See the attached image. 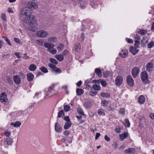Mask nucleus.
Instances as JSON below:
<instances>
[{
  "label": "nucleus",
  "instance_id": "1",
  "mask_svg": "<svg viewBox=\"0 0 154 154\" xmlns=\"http://www.w3.org/2000/svg\"><path fill=\"white\" fill-rule=\"evenodd\" d=\"M24 22L25 23L29 25L28 29L32 32H35L36 27L38 25L36 17L33 15H30L26 16Z\"/></svg>",
  "mask_w": 154,
  "mask_h": 154
},
{
  "label": "nucleus",
  "instance_id": "2",
  "mask_svg": "<svg viewBox=\"0 0 154 154\" xmlns=\"http://www.w3.org/2000/svg\"><path fill=\"white\" fill-rule=\"evenodd\" d=\"M32 11L29 7H23L20 11V13L22 15L26 16H28L31 14Z\"/></svg>",
  "mask_w": 154,
  "mask_h": 154
},
{
  "label": "nucleus",
  "instance_id": "3",
  "mask_svg": "<svg viewBox=\"0 0 154 154\" xmlns=\"http://www.w3.org/2000/svg\"><path fill=\"white\" fill-rule=\"evenodd\" d=\"M141 79L143 82L147 84L149 82V80L148 79V75L146 71L143 72L141 74Z\"/></svg>",
  "mask_w": 154,
  "mask_h": 154
},
{
  "label": "nucleus",
  "instance_id": "4",
  "mask_svg": "<svg viewBox=\"0 0 154 154\" xmlns=\"http://www.w3.org/2000/svg\"><path fill=\"white\" fill-rule=\"evenodd\" d=\"M36 35L39 37L44 38L47 36L48 33L44 30H40L36 32Z\"/></svg>",
  "mask_w": 154,
  "mask_h": 154
},
{
  "label": "nucleus",
  "instance_id": "5",
  "mask_svg": "<svg viewBox=\"0 0 154 154\" xmlns=\"http://www.w3.org/2000/svg\"><path fill=\"white\" fill-rule=\"evenodd\" d=\"M140 71L139 68L137 67H135L132 69V74L134 78H135L137 77Z\"/></svg>",
  "mask_w": 154,
  "mask_h": 154
},
{
  "label": "nucleus",
  "instance_id": "6",
  "mask_svg": "<svg viewBox=\"0 0 154 154\" xmlns=\"http://www.w3.org/2000/svg\"><path fill=\"white\" fill-rule=\"evenodd\" d=\"M123 78L121 76H117L115 79V84L118 86L121 85L123 82Z\"/></svg>",
  "mask_w": 154,
  "mask_h": 154
},
{
  "label": "nucleus",
  "instance_id": "7",
  "mask_svg": "<svg viewBox=\"0 0 154 154\" xmlns=\"http://www.w3.org/2000/svg\"><path fill=\"white\" fill-rule=\"evenodd\" d=\"M28 7L31 9H36L38 8L37 4L34 2H29L27 4Z\"/></svg>",
  "mask_w": 154,
  "mask_h": 154
},
{
  "label": "nucleus",
  "instance_id": "8",
  "mask_svg": "<svg viewBox=\"0 0 154 154\" xmlns=\"http://www.w3.org/2000/svg\"><path fill=\"white\" fill-rule=\"evenodd\" d=\"M153 67V64L151 62H149L146 65V70L148 72H151L152 71Z\"/></svg>",
  "mask_w": 154,
  "mask_h": 154
},
{
  "label": "nucleus",
  "instance_id": "9",
  "mask_svg": "<svg viewBox=\"0 0 154 154\" xmlns=\"http://www.w3.org/2000/svg\"><path fill=\"white\" fill-rule=\"evenodd\" d=\"M127 82L129 85L133 86L134 84V80L131 76L128 75L127 77Z\"/></svg>",
  "mask_w": 154,
  "mask_h": 154
},
{
  "label": "nucleus",
  "instance_id": "10",
  "mask_svg": "<svg viewBox=\"0 0 154 154\" xmlns=\"http://www.w3.org/2000/svg\"><path fill=\"white\" fill-rule=\"evenodd\" d=\"M7 100V95L5 93H2L0 95V100L2 103H3L6 102Z\"/></svg>",
  "mask_w": 154,
  "mask_h": 154
},
{
  "label": "nucleus",
  "instance_id": "11",
  "mask_svg": "<svg viewBox=\"0 0 154 154\" xmlns=\"http://www.w3.org/2000/svg\"><path fill=\"white\" fill-rule=\"evenodd\" d=\"M128 54V50L124 49L122 50L119 53V54L122 57L124 58L127 56Z\"/></svg>",
  "mask_w": 154,
  "mask_h": 154
},
{
  "label": "nucleus",
  "instance_id": "12",
  "mask_svg": "<svg viewBox=\"0 0 154 154\" xmlns=\"http://www.w3.org/2000/svg\"><path fill=\"white\" fill-rule=\"evenodd\" d=\"M93 82L94 83H100L102 86L105 87L106 86L107 83L105 81H103L101 79L99 80H94L93 81Z\"/></svg>",
  "mask_w": 154,
  "mask_h": 154
},
{
  "label": "nucleus",
  "instance_id": "13",
  "mask_svg": "<svg viewBox=\"0 0 154 154\" xmlns=\"http://www.w3.org/2000/svg\"><path fill=\"white\" fill-rule=\"evenodd\" d=\"M55 131L58 132H60L62 131V127L58 123H56L55 124Z\"/></svg>",
  "mask_w": 154,
  "mask_h": 154
},
{
  "label": "nucleus",
  "instance_id": "14",
  "mask_svg": "<svg viewBox=\"0 0 154 154\" xmlns=\"http://www.w3.org/2000/svg\"><path fill=\"white\" fill-rule=\"evenodd\" d=\"M13 79L15 83L17 84H19L20 83V79L18 75L13 76Z\"/></svg>",
  "mask_w": 154,
  "mask_h": 154
},
{
  "label": "nucleus",
  "instance_id": "15",
  "mask_svg": "<svg viewBox=\"0 0 154 154\" xmlns=\"http://www.w3.org/2000/svg\"><path fill=\"white\" fill-rule=\"evenodd\" d=\"M44 45L45 48H48V50L53 48L54 47V44L49 43H45Z\"/></svg>",
  "mask_w": 154,
  "mask_h": 154
},
{
  "label": "nucleus",
  "instance_id": "16",
  "mask_svg": "<svg viewBox=\"0 0 154 154\" xmlns=\"http://www.w3.org/2000/svg\"><path fill=\"white\" fill-rule=\"evenodd\" d=\"M125 152L126 153H130L131 154H134L135 153V149L133 148H129L128 149L125 150Z\"/></svg>",
  "mask_w": 154,
  "mask_h": 154
},
{
  "label": "nucleus",
  "instance_id": "17",
  "mask_svg": "<svg viewBox=\"0 0 154 154\" xmlns=\"http://www.w3.org/2000/svg\"><path fill=\"white\" fill-rule=\"evenodd\" d=\"M71 122L70 121L66 122L64 126V128L65 129H69L71 127Z\"/></svg>",
  "mask_w": 154,
  "mask_h": 154
},
{
  "label": "nucleus",
  "instance_id": "18",
  "mask_svg": "<svg viewBox=\"0 0 154 154\" xmlns=\"http://www.w3.org/2000/svg\"><path fill=\"white\" fill-rule=\"evenodd\" d=\"M13 142L12 139L10 137H7L4 143L7 145L8 146L11 144Z\"/></svg>",
  "mask_w": 154,
  "mask_h": 154
},
{
  "label": "nucleus",
  "instance_id": "19",
  "mask_svg": "<svg viewBox=\"0 0 154 154\" xmlns=\"http://www.w3.org/2000/svg\"><path fill=\"white\" fill-rule=\"evenodd\" d=\"M55 58L59 61H62L64 59L63 54H57L55 55Z\"/></svg>",
  "mask_w": 154,
  "mask_h": 154
},
{
  "label": "nucleus",
  "instance_id": "20",
  "mask_svg": "<svg viewBox=\"0 0 154 154\" xmlns=\"http://www.w3.org/2000/svg\"><path fill=\"white\" fill-rule=\"evenodd\" d=\"M53 91L54 89H53L51 87H49L47 91V96L48 95L49 97H51L54 94V93H52L51 94V93L53 92Z\"/></svg>",
  "mask_w": 154,
  "mask_h": 154
},
{
  "label": "nucleus",
  "instance_id": "21",
  "mask_svg": "<svg viewBox=\"0 0 154 154\" xmlns=\"http://www.w3.org/2000/svg\"><path fill=\"white\" fill-rule=\"evenodd\" d=\"M26 76L28 81H31L33 80L34 76L32 74L30 73L27 74Z\"/></svg>",
  "mask_w": 154,
  "mask_h": 154
},
{
  "label": "nucleus",
  "instance_id": "22",
  "mask_svg": "<svg viewBox=\"0 0 154 154\" xmlns=\"http://www.w3.org/2000/svg\"><path fill=\"white\" fill-rule=\"evenodd\" d=\"M130 51L133 54L135 55L138 51V50L136 49V48H134L133 47L131 48Z\"/></svg>",
  "mask_w": 154,
  "mask_h": 154
},
{
  "label": "nucleus",
  "instance_id": "23",
  "mask_svg": "<svg viewBox=\"0 0 154 154\" xmlns=\"http://www.w3.org/2000/svg\"><path fill=\"white\" fill-rule=\"evenodd\" d=\"M21 125V123L19 121H17L13 123V122L11 123L10 125H13L15 127H19Z\"/></svg>",
  "mask_w": 154,
  "mask_h": 154
},
{
  "label": "nucleus",
  "instance_id": "24",
  "mask_svg": "<svg viewBox=\"0 0 154 154\" xmlns=\"http://www.w3.org/2000/svg\"><path fill=\"white\" fill-rule=\"evenodd\" d=\"M145 101V98L143 96L141 95L139 97L138 100V101L139 103L141 104H143L144 103Z\"/></svg>",
  "mask_w": 154,
  "mask_h": 154
},
{
  "label": "nucleus",
  "instance_id": "25",
  "mask_svg": "<svg viewBox=\"0 0 154 154\" xmlns=\"http://www.w3.org/2000/svg\"><path fill=\"white\" fill-rule=\"evenodd\" d=\"M128 135V134L126 133H123L119 135L121 140L123 141L124 139L127 137Z\"/></svg>",
  "mask_w": 154,
  "mask_h": 154
},
{
  "label": "nucleus",
  "instance_id": "26",
  "mask_svg": "<svg viewBox=\"0 0 154 154\" xmlns=\"http://www.w3.org/2000/svg\"><path fill=\"white\" fill-rule=\"evenodd\" d=\"M84 106L86 108H89L91 107L92 104L90 102H85L84 103Z\"/></svg>",
  "mask_w": 154,
  "mask_h": 154
},
{
  "label": "nucleus",
  "instance_id": "27",
  "mask_svg": "<svg viewBox=\"0 0 154 154\" xmlns=\"http://www.w3.org/2000/svg\"><path fill=\"white\" fill-rule=\"evenodd\" d=\"M92 88L94 90L97 91L100 90L101 88L98 84H94L93 85Z\"/></svg>",
  "mask_w": 154,
  "mask_h": 154
},
{
  "label": "nucleus",
  "instance_id": "28",
  "mask_svg": "<svg viewBox=\"0 0 154 154\" xmlns=\"http://www.w3.org/2000/svg\"><path fill=\"white\" fill-rule=\"evenodd\" d=\"M95 72L97 75L99 77H101L102 76V72L100 69L96 68L95 69Z\"/></svg>",
  "mask_w": 154,
  "mask_h": 154
},
{
  "label": "nucleus",
  "instance_id": "29",
  "mask_svg": "<svg viewBox=\"0 0 154 154\" xmlns=\"http://www.w3.org/2000/svg\"><path fill=\"white\" fill-rule=\"evenodd\" d=\"M37 67L36 65L34 64H32L30 65L29 67V69L30 71H34L36 69Z\"/></svg>",
  "mask_w": 154,
  "mask_h": 154
},
{
  "label": "nucleus",
  "instance_id": "30",
  "mask_svg": "<svg viewBox=\"0 0 154 154\" xmlns=\"http://www.w3.org/2000/svg\"><path fill=\"white\" fill-rule=\"evenodd\" d=\"M100 96L103 97L108 98L110 97V95L109 93L103 92L100 93Z\"/></svg>",
  "mask_w": 154,
  "mask_h": 154
},
{
  "label": "nucleus",
  "instance_id": "31",
  "mask_svg": "<svg viewBox=\"0 0 154 154\" xmlns=\"http://www.w3.org/2000/svg\"><path fill=\"white\" fill-rule=\"evenodd\" d=\"M64 45L63 44L60 43L58 45L57 49L58 51H61L64 48Z\"/></svg>",
  "mask_w": 154,
  "mask_h": 154
},
{
  "label": "nucleus",
  "instance_id": "32",
  "mask_svg": "<svg viewBox=\"0 0 154 154\" xmlns=\"http://www.w3.org/2000/svg\"><path fill=\"white\" fill-rule=\"evenodd\" d=\"M65 115L64 112L63 110H60L58 113L57 117L58 118L63 117Z\"/></svg>",
  "mask_w": 154,
  "mask_h": 154
},
{
  "label": "nucleus",
  "instance_id": "33",
  "mask_svg": "<svg viewBox=\"0 0 154 154\" xmlns=\"http://www.w3.org/2000/svg\"><path fill=\"white\" fill-rule=\"evenodd\" d=\"M75 49L76 51L79 52L81 49L80 44L79 43H77L75 44Z\"/></svg>",
  "mask_w": 154,
  "mask_h": 154
},
{
  "label": "nucleus",
  "instance_id": "34",
  "mask_svg": "<svg viewBox=\"0 0 154 154\" xmlns=\"http://www.w3.org/2000/svg\"><path fill=\"white\" fill-rule=\"evenodd\" d=\"M84 91L81 89L78 88L76 90V93L78 95H80L83 94Z\"/></svg>",
  "mask_w": 154,
  "mask_h": 154
},
{
  "label": "nucleus",
  "instance_id": "35",
  "mask_svg": "<svg viewBox=\"0 0 154 154\" xmlns=\"http://www.w3.org/2000/svg\"><path fill=\"white\" fill-rule=\"evenodd\" d=\"M147 32V31L144 29H140L138 31V33L142 35L146 34Z\"/></svg>",
  "mask_w": 154,
  "mask_h": 154
},
{
  "label": "nucleus",
  "instance_id": "36",
  "mask_svg": "<svg viewBox=\"0 0 154 154\" xmlns=\"http://www.w3.org/2000/svg\"><path fill=\"white\" fill-rule=\"evenodd\" d=\"M47 51L53 54H55L57 53V50L53 48L47 50Z\"/></svg>",
  "mask_w": 154,
  "mask_h": 154
},
{
  "label": "nucleus",
  "instance_id": "37",
  "mask_svg": "<svg viewBox=\"0 0 154 154\" xmlns=\"http://www.w3.org/2000/svg\"><path fill=\"white\" fill-rule=\"evenodd\" d=\"M79 5L81 7H83L85 5V3L82 0H79Z\"/></svg>",
  "mask_w": 154,
  "mask_h": 154
},
{
  "label": "nucleus",
  "instance_id": "38",
  "mask_svg": "<svg viewBox=\"0 0 154 154\" xmlns=\"http://www.w3.org/2000/svg\"><path fill=\"white\" fill-rule=\"evenodd\" d=\"M124 125L125 126L129 127L130 126V123L128 120L127 119H126L125 120V121L124 123Z\"/></svg>",
  "mask_w": 154,
  "mask_h": 154
},
{
  "label": "nucleus",
  "instance_id": "39",
  "mask_svg": "<svg viewBox=\"0 0 154 154\" xmlns=\"http://www.w3.org/2000/svg\"><path fill=\"white\" fill-rule=\"evenodd\" d=\"M97 92L95 90H93L92 89H91V90L90 92V94L92 96H95L97 94Z\"/></svg>",
  "mask_w": 154,
  "mask_h": 154
},
{
  "label": "nucleus",
  "instance_id": "40",
  "mask_svg": "<svg viewBox=\"0 0 154 154\" xmlns=\"http://www.w3.org/2000/svg\"><path fill=\"white\" fill-rule=\"evenodd\" d=\"M5 82H8L10 85L12 83V81L10 77H6V80L5 81Z\"/></svg>",
  "mask_w": 154,
  "mask_h": 154
},
{
  "label": "nucleus",
  "instance_id": "41",
  "mask_svg": "<svg viewBox=\"0 0 154 154\" xmlns=\"http://www.w3.org/2000/svg\"><path fill=\"white\" fill-rule=\"evenodd\" d=\"M70 106L69 105H66L64 106V110L66 112H68L71 110Z\"/></svg>",
  "mask_w": 154,
  "mask_h": 154
},
{
  "label": "nucleus",
  "instance_id": "42",
  "mask_svg": "<svg viewBox=\"0 0 154 154\" xmlns=\"http://www.w3.org/2000/svg\"><path fill=\"white\" fill-rule=\"evenodd\" d=\"M2 37L5 39V41L9 45H11V44L10 43L9 40L8 39L7 37L4 35H2Z\"/></svg>",
  "mask_w": 154,
  "mask_h": 154
},
{
  "label": "nucleus",
  "instance_id": "43",
  "mask_svg": "<svg viewBox=\"0 0 154 154\" xmlns=\"http://www.w3.org/2000/svg\"><path fill=\"white\" fill-rule=\"evenodd\" d=\"M48 41L49 42H55L56 41V38L54 37H51L48 39Z\"/></svg>",
  "mask_w": 154,
  "mask_h": 154
},
{
  "label": "nucleus",
  "instance_id": "44",
  "mask_svg": "<svg viewBox=\"0 0 154 154\" xmlns=\"http://www.w3.org/2000/svg\"><path fill=\"white\" fill-rule=\"evenodd\" d=\"M108 103L109 101H106L105 100L102 101L101 103V104L102 105L104 106H107V105L108 104Z\"/></svg>",
  "mask_w": 154,
  "mask_h": 154
},
{
  "label": "nucleus",
  "instance_id": "45",
  "mask_svg": "<svg viewBox=\"0 0 154 154\" xmlns=\"http://www.w3.org/2000/svg\"><path fill=\"white\" fill-rule=\"evenodd\" d=\"M148 48H150L154 46V41H152L150 42L147 45Z\"/></svg>",
  "mask_w": 154,
  "mask_h": 154
},
{
  "label": "nucleus",
  "instance_id": "46",
  "mask_svg": "<svg viewBox=\"0 0 154 154\" xmlns=\"http://www.w3.org/2000/svg\"><path fill=\"white\" fill-rule=\"evenodd\" d=\"M40 70L44 73H47L48 71V69L45 67H42L40 68Z\"/></svg>",
  "mask_w": 154,
  "mask_h": 154
},
{
  "label": "nucleus",
  "instance_id": "47",
  "mask_svg": "<svg viewBox=\"0 0 154 154\" xmlns=\"http://www.w3.org/2000/svg\"><path fill=\"white\" fill-rule=\"evenodd\" d=\"M50 61L51 63L55 64H57L58 63V61L56 60L53 58H50Z\"/></svg>",
  "mask_w": 154,
  "mask_h": 154
},
{
  "label": "nucleus",
  "instance_id": "48",
  "mask_svg": "<svg viewBox=\"0 0 154 154\" xmlns=\"http://www.w3.org/2000/svg\"><path fill=\"white\" fill-rule=\"evenodd\" d=\"M98 113L100 115H102L104 114V110L102 109H99L98 110Z\"/></svg>",
  "mask_w": 154,
  "mask_h": 154
},
{
  "label": "nucleus",
  "instance_id": "49",
  "mask_svg": "<svg viewBox=\"0 0 154 154\" xmlns=\"http://www.w3.org/2000/svg\"><path fill=\"white\" fill-rule=\"evenodd\" d=\"M77 111L79 114L82 115H84V114L81 108H78L77 109Z\"/></svg>",
  "mask_w": 154,
  "mask_h": 154
},
{
  "label": "nucleus",
  "instance_id": "50",
  "mask_svg": "<svg viewBox=\"0 0 154 154\" xmlns=\"http://www.w3.org/2000/svg\"><path fill=\"white\" fill-rule=\"evenodd\" d=\"M48 66L49 67L52 69V71H53L54 69L56 68L57 67L56 66L51 63H49L48 64Z\"/></svg>",
  "mask_w": 154,
  "mask_h": 154
},
{
  "label": "nucleus",
  "instance_id": "51",
  "mask_svg": "<svg viewBox=\"0 0 154 154\" xmlns=\"http://www.w3.org/2000/svg\"><path fill=\"white\" fill-rule=\"evenodd\" d=\"M53 71L54 72L57 73H60L61 72V71L60 69L59 68H57V67L56 68L54 69Z\"/></svg>",
  "mask_w": 154,
  "mask_h": 154
},
{
  "label": "nucleus",
  "instance_id": "52",
  "mask_svg": "<svg viewBox=\"0 0 154 154\" xmlns=\"http://www.w3.org/2000/svg\"><path fill=\"white\" fill-rule=\"evenodd\" d=\"M141 42L144 44H146L148 42V41L146 38H143L141 40Z\"/></svg>",
  "mask_w": 154,
  "mask_h": 154
},
{
  "label": "nucleus",
  "instance_id": "53",
  "mask_svg": "<svg viewBox=\"0 0 154 154\" xmlns=\"http://www.w3.org/2000/svg\"><path fill=\"white\" fill-rule=\"evenodd\" d=\"M109 72L108 71H106L104 72L103 73V77L105 78H107L109 76Z\"/></svg>",
  "mask_w": 154,
  "mask_h": 154
},
{
  "label": "nucleus",
  "instance_id": "54",
  "mask_svg": "<svg viewBox=\"0 0 154 154\" xmlns=\"http://www.w3.org/2000/svg\"><path fill=\"white\" fill-rule=\"evenodd\" d=\"M2 19L5 21H6L7 20L6 18V15L3 13H2L1 15Z\"/></svg>",
  "mask_w": 154,
  "mask_h": 154
},
{
  "label": "nucleus",
  "instance_id": "55",
  "mask_svg": "<svg viewBox=\"0 0 154 154\" xmlns=\"http://www.w3.org/2000/svg\"><path fill=\"white\" fill-rule=\"evenodd\" d=\"M119 112L122 115H124L125 113V109L123 108L120 109L119 111Z\"/></svg>",
  "mask_w": 154,
  "mask_h": 154
},
{
  "label": "nucleus",
  "instance_id": "56",
  "mask_svg": "<svg viewBox=\"0 0 154 154\" xmlns=\"http://www.w3.org/2000/svg\"><path fill=\"white\" fill-rule=\"evenodd\" d=\"M140 41L138 40H136L134 43V46L135 47L138 48V45L140 44Z\"/></svg>",
  "mask_w": 154,
  "mask_h": 154
},
{
  "label": "nucleus",
  "instance_id": "57",
  "mask_svg": "<svg viewBox=\"0 0 154 154\" xmlns=\"http://www.w3.org/2000/svg\"><path fill=\"white\" fill-rule=\"evenodd\" d=\"M62 54L64 56H67L69 54V51L67 50H65L62 53Z\"/></svg>",
  "mask_w": 154,
  "mask_h": 154
},
{
  "label": "nucleus",
  "instance_id": "58",
  "mask_svg": "<svg viewBox=\"0 0 154 154\" xmlns=\"http://www.w3.org/2000/svg\"><path fill=\"white\" fill-rule=\"evenodd\" d=\"M70 131H69L65 130L63 132V134L66 136H68L70 134Z\"/></svg>",
  "mask_w": 154,
  "mask_h": 154
},
{
  "label": "nucleus",
  "instance_id": "59",
  "mask_svg": "<svg viewBox=\"0 0 154 154\" xmlns=\"http://www.w3.org/2000/svg\"><path fill=\"white\" fill-rule=\"evenodd\" d=\"M14 40L17 43L19 44H20V43L21 41L20 40L17 38H15L14 39Z\"/></svg>",
  "mask_w": 154,
  "mask_h": 154
},
{
  "label": "nucleus",
  "instance_id": "60",
  "mask_svg": "<svg viewBox=\"0 0 154 154\" xmlns=\"http://www.w3.org/2000/svg\"><path fill=\"white\" fill-rule=\"evenodd\" d=\"M115 131L117 133H119L120 132V128L119 126H117L115 129Z\"/></svg>",
  "mask_w": 154,
  "mask_h": 154
},
{
  "label": "nucleus",
  "instance_id": "61",
  "mask_svg": "<svg viewBox=\"0 0 154 154\" xmlns=\"http://www.w3.org/2000/svg\"><path fill=\"white\" fill-rule=\"evenodd\" d=\"M126 39L127 41V42H128V43H132L133 42V40L130 38H126Z\"/></svg>",
  "mask_w": 154,
  "mask_h": 154
},
{
  "label": "nucleus",
  "instance_id": "62",
  "mask_svg": "<svg viewBox=\"0 0 154 154\" xmlns=\"http://www.w3.org/2000/svg\"><path fill=\"white\" fill-rule=\"evenodd\" d=\"M20 53L16 52L15 53V55L18 58H20L21 57L20 56Z\"/></svg>",
  "mask_w": 154,
  "mask_h": 154
},
{
  "label": "nucleus",
  "instance_id": "63",
  "mask_svg": "<svg viewBox=\"0 0 154 154\" xmlns=\"http://www.w3.org/2000/svg\"><path fill=\"white\" fill-rule=\"evenodd\" d=\"M105 140L108 142H109L110 141V138L108 137L106 135H105L104 137Z\"/></svg>",
  "mask_w": 154,
  "mask_h": 154
},
{
  "label": "nucleus",
  "instance_id": "64",
  "mask_svg": "<svg viewBox=\"0 0 154 154\" xmlns=\"http://www.w3.org/2000/svg\"><path fill=\"white\" fill-rule=\"evenodd\" d=\"M134 38L136 39L139 40H140V37L137 35H134Z\"/></svg>",
  "mask_w": 154,
  "mask_h": 154
}]
</instances>
